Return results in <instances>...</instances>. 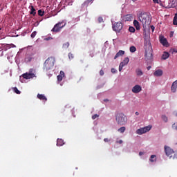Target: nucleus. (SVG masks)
Listing matches in <instances>:
<instances>
[{
	"instance_id": "52",
	"label": "nucleus",
	"mask_w": 177,
	"mask_h": 177,
	"mask_svg": "<svg viewBox=\"0 0 177 177\" xmlns=\"http://www.w3.org/2000/svg\"><path fill=\"white\" fill-rule=\"evenodd\" d=\"M174 115L177 117V111L174 112Z\"/></svg>"
},
{
	"instance_id": "11",
	"label": "nucleus",
	"mask_w": 177,
	"mask_h": 177,
	"mask_svg": "<svg viewBox=\"0 0 177 177\" xmlns=\"http://www.w3.org/2000/svg\"><path fill=\"white\" fill-rule=\"evenodd\" d=\"M160 42L163 46H167V44H168V41H167V39L164 37V36H160L159 37Z\"/></svg>"
},
{
	"instance_id": "16",
	"label": "nucleus",
	"mask_w": 177,
	"mask_h": 177,
	"mask_svg": "<svg viewBox=\"0 0 177 177\" xmlns=\"http://www.w3.org/2000/svg\"><path fill=\"white\" fill-rule=\"evenodd\" d=\"M129 63V57H125L123 62H120V65L122 64L123 67H125Z\"/></svg>"
},
{
	"instance_id": "3",
	"label": "nucleus",
	"mask_w": 177,
	"mask_h": 177,
	"mask_svg": "<svg viewBox=\"0 0 177 177\" xmlns=\"http://www.w3.org/2000/svg\"><path fill=\"white\" fill-rule=\"evenodd\" d=\"M165 153L169 158H173V160L177 158V153H175V151L167 145L165 146Z\"/></svg>"
},
{
	"instance_id": "44",
	"label": "nucleus",
	"mask_w": 177,
	"mask_h": 177,
	"mask_svg": "<svg viewBox=\"0 0 177 177\" xmlns=\"http://www.w3.org/2000/svg\"><path fill=\"white\" fill-rule=\"evenodd\" d=\"M93 0H87L86 1L84 2V3H89L90 2H92Z\"/></svg>"
},
{
	"instance_id": "26",
	"label": "nucleus",
	"mask_w": 177,
	"mask_h": 177,
	"mask_svg": "<svg viewBox=\"0 0 177 177\" xmlns=\"http://www.w3.org/2000/svg\"><path fill=\"white\" fill-rule=\"evenodd\" d=\"M161 118H162V121H164V122H168V117H167V115H162L161 116Z\"/></svg>"
},
{
	"instance_id": "24",
	"label": "nucleus",
	"mask_w": 177,
	"mask_h": 177,
	"mask_svg": "<svg viewBox=\"0 0 177 177\" xmlns=\"http://www.w3.org/2000/svg\"><path fill=\"white\" fill-rule=\"evenodd\" d=\"M156 155H151L149 159V161H151V162H154L156 161Z\"/></svg>"
},
{
	"instance_id": "28",
	"label": "nucleus",
	"mask_w": 177,
	"mask_h": 177,
	"mask_svg": "<svg viewBox=\"0 0 177 177\" xmlns=\"http://www.w3.org/2000/svg\"><path fill=\"white\" fill-rule=\"evenodd\" d=\"M130 52H131V53H133L135 52H136V47L132 46L130 47Z\"/></svg>"
},
{
	"instance_id": "22",
	"label": "nucleus",
	"mask_w": 177,
	"mask_h": 177,
	"mask_svg": "<svg viewBox=\"0 0 177 177\" xmlns=\"http://www.w3.org/2000/svg\"><path fill=\"white\" fill-rule=\"evenodd\" d=\"M127 130V128L125 127H122L118 129V132H120V133H124L125 131Z\"/></svg>"
},
{
	"instance_id": "50",
	"label": "nucleus",
	"mask_w": 177,
	"mask_h": 177,
	"mask_svg": "<svg viewBox=\"0 0 177 177\" xmlns=\"http://www.w3.org/2000/svg\"><path fill=\"white\" fill-rule=\"evenodd\" d=\"M147 68V70H150V68H151V66H149Z\"/></svg>"
},
{
	"instance_id": "25",
	"label": "nucleus",
	"mask_w": 177,
	"mask_h": 177,
	"mask_svg": "<svg viewBox=\"0 0 177 177\" xmlns=\"http://www.w3.org/2000/svg\"><path fill=\"white\" fill-rule=\"evenodd\" d=\"M173 24H174V26H177V13L175 14V16L174 17Z\"/></svg>"
},
{
	"instance_id": "17",
	"label": "nucleus",
	"mask_w": 177,
	"mask_h": 177,
	"mask_svg": "<svg viewBox=\"0 0 177 177\" xmlns=\"http://www.w3.org/2000/svg\"><path fill=\"white\" fill-rule=\"evenodd\" d=\"M153 75L155 77H161V75H162V71L161 69H158V70L156 71L153 73Z\"/></svg>"
},
{
	"instance_id": "12",
	"label": "nucleus",
	"mask_w": 177,
	"mask_h": 177,
	"mask_svg": "<svg viewBox=\"0 0 177 177\" xmlns=\"http://www.w3.org/2000/svg\"><path fill=\"white\" fill-rule=\"evenodd\" d=\"M176 89H177V80L174 81L171 86V92H173V93H175V92H176Z\"/></svg>"
},
{
	"instance_id": "5",
	"label": "nucleus",
	"mask_w": 177,
	"mask_h": 177,
	"mask_svg": "<svg viewBox=\"0 0 177 177\" xmlns=\"http://www.w3.org/2000/svg\"><path fill=\"white\" fill-rule=\"evenodd\" d=\"M145 57L148 60H150L151 57H153V48H151V45L149 44H145Z\"/></svg>"
},
{
	"instance_id": "47",
	"label": "nucleus",
	"mask_w": 177,
	"mask_h": 177,
	"mask_svg": "<svg viewBox=\"0 0 177 177\" xmlns=\"http://www.w3.org/2000/svg\"><path fill=\"white\" fill-rule=\"evenodd\" d=\"M151 28L152 31H154V26H151Z\"/></svg>"
},
{
	"instance_id": "1",
	"label": "nucleus",
	"mask_w": 177,
	"mask_h": 177,
	"mask_svg": "<svg viewBox=\"0 0 177 177\" xmlns=\"http://www.w3.org/2000/svg\"><path fill=\"white\" fill-rule=\"evenodd\" d=\"M55 57H49L44 64V71H49V70H51L53 68V66H55Z\"/></svg>"
},
{
	"instance_id": "18",
	"label": "nucleus",
	"mask_w": 177,
	"mask_h": 177,
	"mask_svg": "<svg viewBox=\"0 0 177 177\" xmlns=\"http://www.w3.org/2000/svg\"><path fill=\"white\" fill-rule=\"evenodd\" d=\"M133 26L134 27H136V30H140V24H139V21H138V20L135 19L133 21Z\"/></svg>"
},
{
	"instance_id": "9",
	"label": "nucleus",
	"mask_w": 177,
	"mask_h": 177,
	"mask_svg": "<svg viewBox=\"0 0 177 177\" xmlns=\"http://www.w3.org/2000/svg\"><path fill=\"white\" fill-rule=\"evenodd\" d=\"M22 77L25 80H31V78H34V77H35V74L26 73L23 74Z\"/></svg>"
},
{
	"instance_id": "33",
	"label": "nucleus",
	"mask_w": 177,
	"mask_h": 177,
	"mask_svg": "<svg viewBox=\"0 0 177 177\" xmlns=\"http://www.w3.org/2000/svg\"><path fill=\"white\" fill-rule=\"evenodd\" d=\"M68 57H69V59H74V55H73V53H69Z\"/></svg>"
},
{
	"instance_id": "23",
	"label": "nucleus",
	"mask_w": 177,
	"mask_h": 177,
	"mask_svg": "<svg viewBox=\"0 0 177 177\" xmlns=\"http://www.w3.org/2000/svg\"><path fill=\"white\" fill-rule=\"evenodd\" d=\"M30 15H33V16H35V15H37V12H35V8H34V6H31Z\"/></svg>"
},
{
	"instance_id": "10",
	"label": "nucleus",
	"mask_w": 177,
	"mask_h": 177,
	"mask_svg": "<svg viewBox=\"0 0 177 177\" xmlns=\"http://www.w3.org/2000/svg\"><path fill=\"white\" fill-rule=\"evenodd\" d=\"M131 91L133 93H139L142 91V86L137 84L133 87Z\"/></svg>"
},
{
	"instance_id": "4",
	"label": "nucleus",
	"mask_w": 177,
	"mask_h": 177,
	"mask_svg": "<svg viewBox=\"0 0 177 177\" xmlns=\"http://www.w3.org/2000/svg\"><path fill=\"white\" fill-rule=\"evenodd\" d=\"M140 21H141L143 26H149L151 23L150 15H147V13H143L139 17Z\"/></svg>"
},
{
	"instance_id": "37",
	"label": "nucleus",
	"mask_w": 177,
	"mask_h": 177,
	"mask_svg": "<svg viewBox=\"0 0 177 177\" xmlns=\"http://www.w3.org/2000/svg\"><path fill=\"white\" fill-rule=\"evenodd\" d=\"M99 118V115L95 114L92 116L93 120H96V118Z\"/></svg>"
},
{
	"instance_id": "49",
	"label": "nucleus",
	"mask_w": 177,
	"mask_h": 177,
	"mask_svg": "<svg viewBox=\"0 0 177 177\" xmlns=\"http://www.w3.org/2000/svg\"><path fill=\"white\" fill-rule=\"evenodd\" d=\"M139 155H140V156H143V152H140V153H139Z\"/></svg>"
},
{
	"instance_id": "13",
	"label": "nucleus",
	"mask_w": 177,
	"mask_h": 177,
	"mask_svg": "<svg viewBox=\"0 0 177 177\" xmlns=\"http://www.w3.org/2000/svg\"><path fill=\"white\" fill-rule=\"evenodd\" d=\"M125 55V51L122 50H120L117 54L115 55L114 59H118V57H121V56H124Z\"/></svg>"
},
{
	"instance_id": "39",
	"label": "nucleus",
	"mask_w": 177,
	"mask_h": 177,
	"mask_svg": "<svg viewBox=\"0 0 177 177\" xmlns=\"http://www.w3.org/2000/svg\"><path fill=\"white\" fill-rule=\"evenodd\" d=\"M123 67H124L123 65H122V64L120 65H120H119V71H120V72L122 71V68H123Z\"/></svg>"
},
{
	"instance_id": "14",
	"label": "nucleus",
	"mask_w": 177,
	"mask_h": 177,
	"mask_svg": "<svg viewBox=\"0 0 177 177\" xmlns=\"http://www.w3.org/2000/svg\"><path fill=\"white\" fill-rule=\"evenodd\" d=\"M133 19V17L132 15H127L124 17V21H132V19Z\"/></svg>"
},
{
	"instance_id": "43",
	"label": "nucleus",
	"mask_w": 177,
	"mask_h": 177,
	"mask_svg": "<svg viewBox=\"0 0 177 177\" xmlns=\"http://www.w3.org/2000/svg\"><path fill=\"white\" fill-rule=\"evenodd\" d=\"M104 142H110V140H109V138H104Z\"/></svg>"
},
{
	"instance_id": "51",
	"label": "nucleus",
	"mask_w": 177,
	"mask_h": 177,
	"mask_svg": "<svg viewBox=\"0 0 177 177\" xmlns=\"http://www.w3.org/2000/svg\"><path fill=\"white\" fill-rule=\"evenodd\" d=\"M135 114L136 115H139V112H136Z\"/></svg>"
},
{
	"instance_id": "45",
	"label": "nucleus",
	"mask_w": 177,
	"mask_h": 177,
	"mask_svg": "<svg viewBox=\"0 0 177 177\" xmlns=\"http://www.w3.org/2000/svg\"><path fill=\"white\" fill-rule=\"evenodd\" d=\"M117 143H119L120 145L122 144V140L117 141Z\"/></svg>"
},
{
	"instance_id": "36",
	"label": "nucleus",
	"mask_w": 177,
	"mask_h": 177,
	"mask_svg": "<svg viewBox=\"0 0 177 177\" xmlns=\"http://www.w3.org/2000/svg\"><path fill=\"white\" fill-rule=\"evenodd\" d=\"M35 73V70L31 68L29 70V74H34Z\"/></svg>"
},
{
	"instance_id": "2",
	"label": "nucleus",
	"mask_w": 177,
	"mask_h": 177,
	"mask_svg": "<svg viewBox=\"0 0 177 177\" xmlns=\"http://www.w3.org/2000/svg\"><path fill=\"white\" fill-rule=\"evenodd\" d=\"M115 120L118 125H127L128 122V118L122 113H117L115 115Z\"/></svg>"
},
{
	"instance_id": "34",
	"label": "nucleus",
	"mask_w": 177,
	"mask_h": 177,
	"mask_svg": "<svg viewBox=\"0 0 177 177\" xmlns=\"http://www.w3.org/2000/svg\"><path fill=\"white\" fill-rule=\"evenodd\" d=\"M57 80H58V81H62L63 80V76H62V75H59L58 76H57Z\"/></svg>"
},
{
	"instance_id": "29",
	"label": "nucleus",
	"mask_w": 177,
	"mask_h": 177,
	"mask_svg": "<svg viewBox=\"0 0 177 177\" xmlns=\"http://www.w3.org/2000/svg\"><path fill=\"white\" fill-rule=\"evenodd\" d=\"M69 46H70V43H68V42H66V43L63 44V48L64 49H67V48H68Z\"/></svg>"
},
{
	"instance_id": "7",
	"label": "nucleus",
	"mask_w": 177,
	"mask_h": 177,
	"mask_svg": "<svg viewBox=\"0 0 177 177\" xmlns=\"http://www.w3.org/2000/svg\"><path fill=\"white\" fill-rule=\"evenodd\" d=\"M150 129H151V126L149 125L145 127L137 129L136 133L138 135H143V133H146V132H149Z\"/></svg>"
},
{
	"instance_id": "6",
	"label": "nucleus",
	"mask_w": 177,
	"mask_h": 177,
	"mask_svg": "<svg viewBox=\"0 0 177 177\" xmlns=\"http://www.w3.org/2000/svg\"><path fill=\"white\" fill-rule=\"evenodd\" d=\"M112 28L115 32H120V31L122 30V23L120 21L115 22L112 25Z\"/></svg>"
},
{
	"instance_id": "38",
	"label": "nucleus",
	"mask_w": 177,
	"mask_h": 177,
	"mask_svg": "<svg viewBox=\"0 0 177 177\" xmlns=\"http://www.w3.org/2000/svg\"><path fill=\"white\" fill-rule=\"evenodd\" d=\"M98 23H103V18L102 17L98 18Z\"/></svg>"
},
{
	"instance_id": "40",
	"label": "nucleus",
	"mask_w": 177,
	"mask_h": 177,
	"mask_svg": "<svg viewBox=\"0 0 177 177\" xmlns=\"http://www.w3.org/2000/svg\"><path fill=\"white\" fill-rule=\"evenodd\" d=\"M111 73H113V74H115V73H117V70H115V68H112Z\"/></svg>"
},
{
	"instance_id": "30",
	"label": "nucleus",
	"mask_w": 177,
	"mask_h": 177,
	"mask_svg": "<svg viewBox=\"0 0 177 177\" xmlns=\"http://www.w3.org/2000/svg\"><path fill=\"white\" fill-rule=\"evenodd\" d=\"M44 13H45V12L42 11V10H38V15H39V16L42 17V16H44Z\"/></svg>"
},
{
	"instance_id": "21",
	"label": "nucleus",
	"mask_w": 177,
	"mask_h": 177,
	"mask_svg": "<svg viewBox=\"0 0 177 177\" xmlns=\"http://www.w3.org/2000/svg\"><path fill=\"white\" fill-rule=\"evenodd\" d=\"M64 145V140L63 139L58 138L57 140V146H63Z\"/></svg>"
},
{
	"instance_id": "41",
	"label": "nucleus",
	"mask_w": 177,
	"mask_h": 177,
	"mask_svg": "<svg viewBox=\"0 0 177 177\" xmlns=\"http://www.w3.org/2000/svg\"><path fill=\"white\" fill-rule=\"evenodd\" d=\"M100 75H104V71H103V70H100Z\"/></svg>"
},
{
	"instance_id": "53",
	"label": "nucleus",
	"mask_w": 177,
	"mask_h": 177,
	"mask_svg": "<svg viewBox=\"0 0 177 177\" xmlns=\"http://www.w3.org/2000/svg\"><path fill=\"white\" fill-rule=\"evenodd\" d=\"M133 1V2H136V1H137V0H132Z\"/></svg>"
},
{
	"instance_id": "8",
	"label": "nucleus",
	"mask_w": 177,
	"mask_h": 177,
	"mask_svg": "<svg viewBox=\"0 0 177 177\" xmlns=\"http://www.w3.org/2000/svg\"><path fill=\"white\" fill-rule=\"evenodd\" d=\"M62 24H63V22H59L55 24L54 28L52 29V31H53L54 32H59V31H60V30H62V28L64 27V25Z\"/></svg>"
},
{
	"instance_id": "42",
	"label": "nucleus",
	"mask_w": 177,
	"mask_h": 177,
	"mask_svg": "<svg viewBox=\"0 0 177 177\" xmlns=\"http://www.w3.org/2000/svg\"><path fill=\"white\" fill-rule=\"evenodd\" d=\"M62 75V77H64V72L61 71H60V75Z\"/></svg>"
},
{
	"instance_id": "32",
	"label": "nucleus",
	"mask_w": 177,
	"mask_h": 177,
	"mask_svg": "<svg viewBox=\"0 0 177 177\" xmlns=\"http://www.w3.org/2000/svg\"><path fill=\"white\" fill-rule=\"evenodd\" d=\"M37 35V31H34L33 32H32V34L30 35L31 38H35V36Z\"/></svg>"
},
{
	"instance_id": "31",
	"label": "nucleus",
	"mask_w": 177,
	"mask_h": 177,
	"mask_svg": "<svg viewBox=\"0 0 177 177\" xmlns=\"http://www.w3.org/2000/svg\"><path fill=\"white\" fill-rule=\"evenodd\" d=\"M135 28H133V27H132V26H130L129 28V31L130 32H135Z\"/></svg>"
},
{
	"instance_id": "27",
	"label": "nucleus",
	"mask_w": 177,
	"mask_h": 177,
	"mask_svg": "<svg viewBox=\"0 0 177 177\" xmlns=\"http://www.w3.org/2000/svg\"><path fill=\"white\" fill-rule=\"evenodd\" d=\"M13 91H14L15 93H17V95H20V93H21V92H20V91H19L17 87H14Z\"/></svg>"
},
{
	"instance_id": "19",
	"label": "nucleus",
	"mask_w": 177,
	"mask_h": 177,
	"mask_svg": "<svg viewBox=\"0 0 177 177\" xmlns=\"http://www.w3.org/2000/svg\"><path fill=\"white\" fill-rule=\"evenodd\" d=\"M136 74L138 75V77H142V75H143V71L142 69L138 68L136 69Z\"/></svg>"
},
{
	"instance_id": "20",
	"label": "nucleus",
	"mask_w": 177,
	"mask_h": 177,
	"mask_svg": "<svg viewBox=\"0 0 177 177\" xmlns=\"http://www.w3.org/2000/svg\"><path fill=\"white\" fill-rule=\"evenodd\" d=\"M169 57V53L165 51L162 55V60H167Z\"/></svg>"
},
{
	"instance_id": "48",
	"label": "nucleus",
	"mask_w": 177,
	"mask_h": 177,
	"mask_svg": "<svg viewBox=\"0 0 177 177\" xmlns=\"http://www.w3.org/2000/svg\"><path fill=\"white\" fill-rule=\"evenodd\" d=\"M173 52H174L175 53H177V50L175 49V48H174V49H173Z\"/></svg>"
},
{
	"instance_id": "54",
	"label": "nucleus",
	"mask_w": 177,
	"mask_h": 177,
	"mask_svg": "<svg viewBox=\"0 0 177 177\" xmlns=\"http://www.w3.org/2000/svg\"><path fill=\"white\" fill-rule=\"evenodd\" d=\"M107 100H107V99H106V100H104V102H107Z\"/></svg>"
},
{
	"instance_id": "46",
	"label": "nucleus",
	"mask_w": 177,
	"mask_h": 177,
	"mask_svg": "<svg viewBox=\"0 0 177 177\" xmlns=\"http://www.w3.org/2000/svg\"><path fill=\"white\" fill-rule=\"evenodd\" d=\"M154 3H158V0H153Z\"/></svg>"
},
{
	"instance_id": "35",
	"label": "nucleus",
	"mask_w": 177,
	"mask_h": 177,
	"mask_svg": "<svg viewBox=\"0 0 177 177\" xmlns=\"http://www.w3.org/2000/svg\"><path fill=\"white\" fill-rule=\"evenodd\" d=\"M172 128H173V129H176V131H177V122L173 124Z\"/></svg>"
},
{
	"instance_id": "15",
	"label": "nucleus",
	"mask_w": 177,
	"mask_h": 177,
	"mask_svg": "<svg viewBox=\"0 0 177 177\" xmlns=\"http://www.w3.org/2000/svg\"><path fill=\"white\" fill-rule=\"evenodd\" d=\"M37 99H39V100H43V102H46V100H48V98H46L44 94H37Z\"/></svg>"
}]
</instances>
